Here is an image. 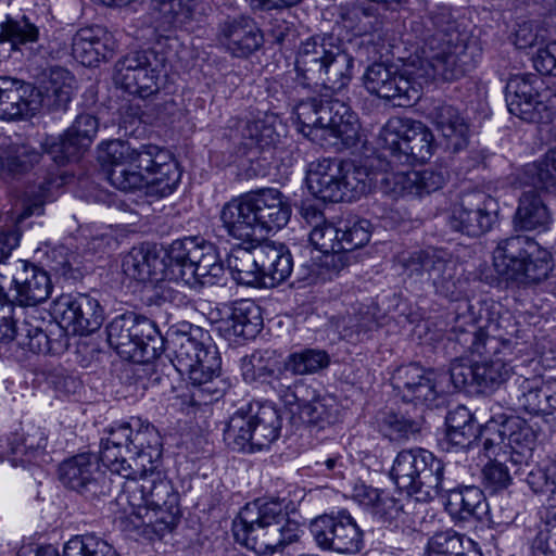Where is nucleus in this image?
I'll return each mask as SVG.
<instances>
[{
	"mask_svg": "<svg viewBox=\"0 0 556 556\" xmlns=\"http://www.w3.org/2000/svg\"><path fill=\"white\" fill-rule=\"evenodd\" d=\"M409 275H428L438 294L457 302L456 317L448 340L459 344L465 354L484 357L476 362V378L481 391H492L504 383L511 367L498 354H511L519 331L514 316L496 302H483L476 316L467 299H462V281L456 278V264L442 250L416 251L403 258Z\"/></svg>",
	"mask_w": 556,
	"mask_h": 556,
	"instance_id": "1",
	"label": "nucleus"
},
{
	"mask_svg": "<svg viewBox=\"0 0 556 556\" xmlns=\"http://www.w3.org/2000/svg\"><path fill=\"white\" fill-rule=\"evenodd\" d=\"M124 478L117 485L122 486L117 503L128 506L119 517L123 529L159 538L172 531L180 518L179 494L173 483L154 465Z\"/></svg>",
	"mask_w": 556,
	"mask_h": 556,
	"instance_id": "2",
	"label": "nucleus"
},
{
	"mask_svg": "<svg viewBox=\"0 0 556 556\" xmlns=\"http://www.w3.org/2000/svg\"><path fill=\"white\" fill-rule=\"evenodd\" d=\"M295 505L287 497H262L247 503L233 518L235 541L261 556L281 553L303 536L304 522L294 516Z\"/></svg>",
	"mask_w": 556,
	"mask_h": 556,
	"instance_id": "3",
	"label": "nucleus"
},
{
	"mask_svg": "<svg viewBox=\"0 0 556 556\" xmlns=\"http://www.w3.org/2000/svg\"><path fill=\"white\" fill-rule=\"evenodd\" d=\"M164 341L172 367L191 384L192 405H208L224 396L230 383L220 375L222 359L207 331L190 327L188 332H173Z\"/></svg>",
	"mask_w": 556,
	"mask_h": 556,
	"instance_id": "4",
	"label": "nucleus"
},
{
	"mask_svg": "<svg viewBox=\"0 0 556 556\" xmlns=\"http://www.w3.org/2000/svg\"><path fill=\"white\" fill-rule=\"evenodd\" d=\"M337 93L320 89L292 101L300 132L314 139L313 134L321 130L345 144L355 142L358 135L357 117L343 100L336 97Z\"/></svg>",
	"mask_w": 556,
	"mask_h": 556,
	"instance_id": "5",
	"label": "nucleus"
},
{
	"mask_svg": "<svg viewBox=\"0 0 556 556\" xmlns=\"http://www.w3.org/2000/svg\"><path fill=\"white\" fill-rule=\"evenodd\" d=\"M295 61L303 72L320 83L321 90L340 92L352 79L354 59L331 35H315L301 42Z\"/></svg>",
	"mask_w": 556,
	"mask_h": 556,
	"instance_id": "6",
	"label": "nucleus"
},
{
	"mask_svg": "<svg viewBox=\"0 0 556 556\" xmlns=\"http://www.w3.org/2000/svg\"><path fill=\"white\" fill-rule=\"evenodd\" d=\"M108 342L124 359L146 364L160 357L165 341L156 324L150 318L127 312L113 318L106 326Z\"/></svg>",
	"mask_w": 556,
	"mask_h": 556,
	"instance_id": "7",
	"label": "nucleus"
},
{
	"mask_svg": "<svg viewBox=\"0 0 556 556\" xmlns=\"http://www.w3.org/2000/svg\"><path fill=\"white\" fill-rule=\"evenodd\" d=\"M442 459L422 447L404 448L395 456L390 478L395 485L417 501L430 502L448 472Z\"/></svg>",
	"mask_w": 556,
	"mask_h": 556,
	"instance_id": "8",
	"label": "nucleus"
},
{
	"mask_svg": "<svg viewBox=\"0 0 556 556\" xmlns=\"http://www.w3.org/2000/svg\"><path fill=\"white\" fill-rule=\"evenodd\" d=\"M169 276L185 285H219L225 267L216 247L203 238L184 237L169 244Z\"/></svg>",
	"mask_w": 556,
	"mask_h": 556,
	"instance_id": "9",
	"label": "nucleus"
},
{
	"mask_svg": "<svg viewBox=\"0 0 556 556\" xmlns=\"http://www.w3.org/2000/svg\"><path fill=\"white\" fill-rule=\"evenodd\" d=\"M280 429L281 418L273 406L248 403L230 416L224 440L233 451L254 453L269 447Z\"/></svg>",
	"mask_w": 556,
	"mask_h": 556,
	"instance_id": "10",
	"label": "nucleus"
},
{
	"mask_svg": "<svg viewBox=\"0 0 556 556\" xmlns=\"http://www.w3.org/2000/svg\"><path fill=\"white\" fill-rule=\"evenodd\" d=\"M481 54L475 43L440 37L427 38L416 74L421 86L430 80L453 81L471 72Z\"/></svg>",
	"mask_w": 556,
	"mask_h": 556,
	"instance_id": "11",
	"label": "nucleus"
},
{
	"mask_svg": "<svg viewBox=\"0 0 556 556\" xmlns=\"http://www.w3.org/2000/svg\"><path fill=\"white\" fill-rule=\"evenodd\" d=\"M378 144L391 167L428 161L435 148V139L424 123L392 117L380 129Z\"/></svg>",
	"mask_w": 556,
	"mask_h": 556,
	"instance_id": "12",
	"label": "nucleus"
},
{
	"mask_svg": "<svg viewBox=\"0 0 556 556\" xmlns=\"http://www.w3.org/2000/svg\"><path fill=\"white\" fill-rule=\"evenodd\" d=\"M508 112L527 123L546 124L556 115V94L536 74L511 76L505 87Z\"/></svg>",
	"mask_w": 556,
	"mask_h": 556,
	"instance_id": "13",
	"label": "nucleus"
},
{
	"mask_svg": "<svg viewBox=\"0 0 556 556\" xmlns=\"http://www.w3.org/2000/svg\"><path fill=\"white\" fill-rule=\"evenodd\" d=\"M551 253L534 239L513 236L501 240L493 251V263L500 275L509 279L525 277L541 281L547 277Z\"/></svg>",
	"mask_w": 556,
	"mask_h": 556,
	"instance_id": "14",
	"label": "nucleus"
},
{
	"mask_svg": "<svg viewBox=\"0 0 556 556\" xmlns=\"http://www.w3.org/2000/svg\"><path fill=\"white\" fill-rule=\"evenodd\" d=\"M165 68V56L153 49L126 53L115 64L114 81L126 92L142 99L155 94Z\"/></svg>",
	"mask_w": 556,
	"mask_h": 556,
	"instance_id": "15",
	"label": "nucleus"
},
{
	"mask_svg": "<svg viewBox=\"0 0 556 556\" xmlns=\"http://www.w3.org/2000/svg\"><path fill=\"white\" fill-rule=\"evenodd\" d=\"M363 84L371 94L387 100L397 99L400 106H408L421 96V81L414 64L395 70L392 65L372 63L363 75Z\"/></svg>",
	"mask_w": 556,
	"mask_h": 556,
	"instance_id": "16",
	"label": "nucleus"
},
{
	"mask_svg": "<svg viewBox=\"0 0 556 556\" xmlns=\"http://www.w3.org/2000/svg\"><path fill=\"white\" fill-rule=\"evenodd\" d=\"M11 276L0 273V301L11 305L36 306L51 294L48 273L24 260H16Z\"/></svg>",
	"mask_w": 556,
	"mask_h": 556,
	"instance_id": "17",
	"label": "nucleus"
},
{
	"mask_svg": "<svg viewBox=\"0 0 556 556\" xmlns=\"http://www.w3.org/2000/svg\"><path fill=\"white\" fill-rule=\"evenodd\" d=\"M445 375L425 368L418 363L400 366L392 375L391 381L397 396L415 406L438 407L444 400Z\"/></svg>",
	"mask_w": 556,
	"mask_h": 556,
	"instance_id": "18",
	"label": "nucleus"
},
{
	"mask_svg": "<svg viewBox=\"0 0 556 556\" xmlns=\"http://www.w3.org/2000/svg\"><path fill=\"white\" fill-rule=\"evenodd\" d=\"M444 500V507L454 520L458 521H488L493 525L509 522L514 515L509 511L504 519L496 520L483 491L476 485H464L453 477L450 468L438 489V496Z\"/></svg>",
	"mask_w": 556,
	"mask_h": 556,
	"instance_id": "19",
	"label": "nucleus"
},
{
	"mask_svg": "<svg viewBox=\"0 0 556 556\" xmlns=\"http://www.w3.org/2000/svg\"><path fill=\"white\" fill-rule=\"evenodd\" d=\"M100 462V456L92 453L72 456L60 464V480L88 501L108 497L114 481L101 469Z\"/></svg>",
	"mask_w": 556,
	"mask_h": 556,
	"instance_id": "20",
	"label": "nucleus"
},
{
	"mask_svg": "<svg viewBox=\"0 0 556 556\" xmlns=\"http://www.w3.org/2000/svg\"><path fill=\"white\" fill-rule=\"evenodd\" d=\"M311 533L317 546L340 554H356L364 547V533L346 509L312 520Z\"/></svg>",
	"mask_w": 556,
	"mask_h": 556,
	"instance_id": "21",
	"label": "nucleus"
},
{
	"mask_svg": "<svg viewBox=\"0 0 556 556\" xmlns=\"http://www.w3.org/2000/svg\"><path fill=\"white\" fill-rule=\"evenodd\" d=\"M497 212V201L485 192L465 193L451 207L448 225L454 231L477 238L492 229Z\"/></svg>",
	"mask_w": 556,
	"mask_h": 556,
	"instance_id": "22",
	"label": "nucleus"
},
{
	"mask_svg": "<svg viewBox=\"0 0 556 556\" xmlns=\"http://www.w3.org/2000/svg\"><path fill=\"white\" fill-rule=\"evenodd\" d=\"M140 152L141 147L132 149L128 142L119 139L99 144L98 160L113 187L126 192L141 188L143 178L136 169Z\"/></svg>",
	"mask_w": 556,
	"mask_h": 556,
	"instance_id": "23",
	"label": "nucleus"
},
{
	"mask_svg": "<svg viewBox=\"0 0 556 556\" xmlns=\"http://www.w3.org/2000/svg\"><path fill=\"white\" fill-rule=\"evenodd\" d=\"M53 312L63 328L79 336L97 331L104 320L99 300L88 293L62 294L54 302Z\"/></svg>",
	"mask_w": 556,
	"mask_h": 556,
	"instance_id": "24",
	"label": "nucleus"
},
{
	"mask_svg": "<svg viewBox=\"0 0 556 556\" xmlns=\"http://www.w3.org/2000/svg\"><path fill=\"white\" fill-rule=\"evenodd\" d=\"M136 169L144 170L142 187L152 194L167 197L176 190L181 174L170 153L155 144H142Z\"/></svg>",
	"mask_w": 556,
	"mask_h": 556,
	"instance_id": "25",
	"label": "nucleus"
},
{
	"mask_svg": "<svg viewBox=\"0 0 556 556\" xmlns=\"http://www.w3.org/2000/svg\"><path fill=\"white\" fill-rule=\"evenodd\" d=\"M217 40L232 58L247 60L263 49L265 35L254 17L239 14L218 24Z\"/></svg>",
	"mask_w": 556,
	"mask_h": 556,
	"instance_id": "26",
	"label": "nucleus"
},
{
	"mask_svg": "<svg viewBox=\"0 0 556 556\" xmlns=\"http://www.w3.org/2000/svg\"><path fill=\"white\" fill-rule=\"evenodd\" d=\"M98 129L99 122L96 116L79 114L63 136L46 139V153L58 165L77 160L91 146Z\"/></svg>",
	"mask_w": 556,
	"mask_h": 556,
	"instance_id": "27",
	"label": "nucleus"
},
{
	"mask_svg": "<svg viewBox=\"0 0 556 556\" xmlns=\"http://www.w3.org/2000/svg\"><path fill=\"white\" fill-rule=\"evenodd\" d=\"M446 181V172L426 168L422 170L395 172L386 169L379 180L381 191L391 199L408 195L429 194L442 188Z\"/></svg>",
	"mask_w": 556,
	"mask_h": 556,
	"instance_id": "28",
	"label": "nucleus"
},
{
	"mask_svg": "<svg viewBox=\"0 0 556 556\" xmlns=\"http://www.w3.org/2000/svg\"><path fill=\"white\" fill-rule=\"evenodd\" d=\"M122 267L126 276L139 282L177 281L169 276L172 268L169 245L163 253L156 245L135 247L124 257Z\"/></svg>",
	"mask_w": 556,
	"mask_h": 556,
	"instance_id": "29",
	"label": "nucleus"
},
{
	"mask_svg": "<svg viewBox=\"0 0 556 556\" xmlns=\"http://www.w3.org/2000/svg\"><path fill=\"white\" fill-rule=\"evenodd\" d=\"M247 194L256 230L269 232L279 230L288 224L292 213L291 205L288 198L278 189L264 188Z\"/></svg>",
	"mask_w": 556,
	"mask_h": 556,
	"instance_id": "30",
	"label": "nucleus"
},
{
	"mask_svg": "<svg viewBox=\"0 0 556 556\" xmlns=\"http://www.w3.org/2000/svg\"><path fill=\"white\" fill-rule=\"evenodd\" d=\"M116 49L113 34L99 25L79 28L72 38L73 56L89 67L110 60Z\"/></svg>",
	"mask_w": 556,
	"mask_h": 556,
	"instance_id": "31",
	"label": "nucleus"
},
{
	"mask_svg": "<svg viewBox=\"0 0 556 556\" xmlns=\"http://www.w3.org/2000/svg\"><path fill=\"white\" fill-rule=\"evenodd\" d=\"M132 417L127 421L115 422L105 429L106 437L101 439L100 459L111 473L119 477H130L136 469L128 463L125 455H129Z\"/></svg>",
	"mask_w": 556,
	"mask_h": 556,
	"instance_id": "32",
	"label": "nucleus"
},
{
	"mask_svg": "<svg viewBox=\"0 0 556 556\" xmlns=\"http://www.w3.org/2000/svg\"><path fill=\"white\" fill-rule=\"evenodd\" d=\"M222 225L216 230L219 238H232L242 242H251L256 233L247 193L225 203L219 212Z\"/></svg>",
	"mask_w": 556,
	"mask_h": 556,
	"instance_id": "33",
	"label": "nucleus"
},
{
	"mask_svg": "<svg viewBox=\"0 0 556 556\" xmlns=\"http://www.w3.org/2000/svg\"><path fill=\"white\" fill-rule=\"evenodd\" d=\"M35 87L10 76H0V119L16 121L37 112Z\"/></svg>",
	"mask_w": 556,
	"mask_h": 556,
	"instance_id": "34",
	"label": "nucleus"
},
{
	"mask_svg": "<svg viewBox=\"0 0 556 556\" xmlns=\"http://www.w3.org/2000/svg\"><path fill=\"white\" fill-rule=\"evenodd\" d=\"M340 177L341 162L324 159L311 164L306 182L315 198L324 202H344Z\"/></svg>",
	"mask_w": 556,
	"mask_h": 556,
	"instance_id": "35",
	"label": "nucleus"
},
{
	"mask_svg": "<svg viewBox=\"0 0 556 556\" xmlns=\"http://www.w3.org/2000/svg\"><path fill=\"white\" fill-rule=\"evenodd\" d=\"M428 117L444 137L448 149L458 152L467 147L469 124L456 106L438 102L430 110Z\"/></svg>",
	"mask_w": 556,
	"mask_h": 556,
	"instance_id": "36",
	"label": "nucleus"
},
{
	"mask_svg": "<svg viewBox=\"0 0 556 556\" xmlns=\"http://www.w3.org/2000/svg\"><path fill=\"white\" fill-rule=\"evenodd\" d=\"M330 323L341 339L353 344L367 340L379 327L374 309L359 303L332 316Z\"/></svg>",
	"mask_w": 556,
	"mask_h": 556,
	"instance_id": "37",
	"label": "nucleus"
},
{
	"mask_svg": "<svg viewBox=\"0 0 556 556\" xmlns=\"http://www.w3.org/2000/svg\"><path fill=\"white\" fill-rule=\"evenodd\" d=\"M129 457L140 469L154 465L162 457L163 443L157 429L148 420L132 416Z\"/></svg>",
	"mask_w": 556,
	"mask_h": 556,
	"instance_id": "38",
	"label": "nucleus"
},
{
	"mask_svg": "<svg viewBox=\"0 0 556 556\" xmlns=\"http://www.w3.org/2000/svg\"><path fill=\"white\" fill-rule=\"evenodd\" d=\"M73 76L62 67L50 71L49 79L34 91L33 98L37 103V111L45 109L49 112L65 111L73 96Z\"/></svg>",
	"mask_w": 556,
	"mask_h": 556,
	"instance_id": "39",
	"label": "nucleus"
},
{
	"mask_svg": "<svg viewBox=\"0 0 556 556\" xmlns=\"http://www.w3.org/2000/svg\"><path fill=\"white\" fill-rule=\"evenodd\" d=\"M227 266L233 280L242 286L263 287L262 244L233 248L228 255Z\"/></svg>",
	"mask_w": 556,
	"mask_h": 556,
	"instance_id": "40",
	"label": "nucleus"
},
{
	"mask_svg": "<svg viewBox=\"0 0 556 556\" xmlns=\"http://www.w3.org/2000/svg\"><path fill=\"white\" fill-rule=\"evenodd\" d=\"M551 223L552 216L542 197L534 190L523 191L513 217L514 228L520 231H544Z\"/></svg>",
	"mask_w": 556,
	"mask_h": 556,
	"instance_id": "41",
	"label": "nucleus"
},
{
	"mask_svg": "<svg viewBox=\"0 0 556 556\" xmlns=\"http://www.w3.org/2000/svg\"><path fill=\"white\" fill-rule=\"evenodd\" d=\"M193 0H152L150 15L157 31L170 33L192 21Z\"/></svg>",
	"mask_w": 556,
	"mask_h": 556,
	"instance_id": "42",
	"label": "nucleus"
},
{
	"mask_svg": "<svg viewBox=\"0 0 556 556\" xmlns=\"http://www.w3.org/2000/svg\"><path fill=\"white\" fill-rule=\"evenodd\" d=\"M40 38L39 27L25 14L12 16L7 14L0 22V45H9L11 52L23 53Z\"/></svg>",
	"mask_w": 556,
	"mask_h": 556,
	"instance_id": "43",
	"label": "nucleus"
},
{
	"mask_svg": "<svg viewBox=\"0 0 556 556\" xmlns=\"http://www.w3.org/2000/svg\"><path fill=\"white\" fill-rule=\"evenodd\" d=\"M292 268V256L283 245L262 244L263 287L270 288L283 282L291 275Z\"/></svg>",
	"mask_w": 556,
	"mask_h": 556,
	"instance_id": "44",
	"label": "nucleus"
},
{
	"mask_svg": "<svg viewBox=\"0 0 556 556\" xmlns=\"http://www.w3.org/2000/svg\"><path fill=\"white\" fill-rule=\"evenodd\" d=\"M48 444V433L43 427L26 424L22 432L13 433L9 439L10 452L14 462H31Z\"/></svg>",
	"mask_w": 556,
	"mask_h": 556,
	"instance_id": "45",
	"label": "nucleus"
},
{
	"mask_svg": "<svg viewBox=\"0 0 556 556\" xmlns=\"http://www.w3.org/2000/svg\"><path fill=\"white\" fill-rule=\"evenodd\" d=\"M17 344L35 354L59 355L66 351L68 342L64 334L60 333L58 339H53L39 326L25 319L20 325Z\"/></svg>",
	"mask_w": 556,
	"mask_h": 556,
	"instance_id": "46",
	"label": "nucleus"
},
{
	"mask_svg": "<svg viewBox=\"0 0 556 556\" xmlns=\"http://www.w3.org/2000/svg\"><path fill=\"white\" fill-rule=\"evenodd\" d=\"M228 323L233 336L244 340L254 339L263 328L261 307L249 299L236 301L231 305Z\"/></svg>",
	"mask_w": 556,
	"mask_h": 556,
	"instance_id": "47",
	"label": "nucleus"
},
{
	"mask_svg": "<svg viewBox=\"0 0 556 556\" xmlns=\"http://www.w3.org/2000/svg\"><path fill=\"white\" fill-rule=\"evenodd\" d=\"M41 159V152L28 143H11L0 150V175L15 177L30 170Z\"/></svg>",
	"mask_w": 556,
	"mask_h": 556,
	"instance_id": "48",
	"label": "nucleus"
},
{
	"mask_svg": "<svg viewBox=\"0 0 556 556\" xmlns=\"http://www.w3.org/2000/svg\"><path fill=\"white\" fill-rule=\"evenodd\" d=\"M445 425L446 439L455 447H469L477 440L478 426L470 410L463 405L447 413Z\"/></svg>",
	"mask_w": 556,
	"mask_h": 556,
	"instance_id": "49",
	"label": "nucleus"
},
{
	"mask_svg": "<svg viewBox=\"0 0 556 556\" xmlns=\"http://www.w3.org/2000/svg\"><path fill=\"white\" fill-rule=\"evenodd\" d=\"M299 414L303 421L324 429L338 421L339 404L330 394H318L300 404Z\"/></svg>",
	"mask_w": 556,
	"mask_h": 556,
	"instance_id": "50",
	"label": "nucleus"
},
{
	"mask_svg": "<svg viewBox=\"0 0 556 556\" xmlns=\"http://www.w3.org/2000/svg\"><path fill=\"white\" fill-rule=\"evenodd\" d=\"M516 475H525L523 481L538 495H556V459L545 458L526 468H519Z\"/></svg>",
	"mask_w": 556,
	"mask_h": 556,
	"instance_id": "51",
	"label": "nucleus"
},
{
	"mask_svg": "<svg viewBox=\"0 0 556 556\" xmlns=\"http://www.w3.org/2000/svg\"><path fill=\"white\" fill-rule=\"evenodd\" d=\"M523 181L546 192L556 193V147L523 168Z\"/></svg>",
	"mask_w": 556,
	"mask_h": 556,
	"instance_id": "52",
	"label": "nucleus"
},
{
	"mask_svg": "<svg viewBox=\"0 0 556 556\" xmlns=\"http://www.w3.org/2000/svg\"><path fill=\"white\" fill-rule=\"evenodd\" d=\"M341 187L344 202H352L370 191L378 181L376 174L367 170L365 166L353 164L344 165L341 162Z\"/></svg>",
	"mask_w": 556,
	"mask_h": 556,
	"instance_id": "53",
	"label": "nucleus"
},
{
	"mask_svg": "<svg viewBox=\"0 0 556 556\" xmlns=\"http://www.w3.org/2000/svg\"><path fill=\"white\" fill-rule=\"evenodd\" d=\"M556 544V495L547 496L540 510V526L532 548L534 556H554L551 540Z\"/></svg>",
	"mask_w": 556,
	"mask_h": 556,
	"instance_id": "54",
	"label": "nucleus"
},
{
	"mask_svg": "<svg viewBox=\"0 0 556 556\" xmlns=\"http://www.w3.org/2000/svg\"><path fill=\"white\" fill-rule=\"evenodd\" d=\"M502 434H505L507 445L511 450L532 452L536 433L532 427L520 417L500 415Z\"/></svg>",
	"mask_w": 556,
	"mask_h": 556,
	"instance_id": "55",
	"label": "nucleus"
},
{
	"mask_svg": "<svg viewBox=\"0 0 556 556\" xmlns=\"http://www.w3.org/2000/svg\"><path fill=\"white\" fill-rule=\"evenodd\" d=\"M277 363L267 352L255 351L241 359V375L247 383L269 382L275 375Z\"/></svg>",
	"mask_w": 556,
	"mask_h": 556,
	"instance_id": "56",
	"label": "nucleus"
},
{
	"mask_svg": "<svg viewBox=\"0 0 556 556\" xmlns=\"http://www.w3.org/2000/svg\"><path fill=\"white\" fill-rule=\"evenodd\" d=\"M541 377H517L511 386L510 396L516 401V408L531 415H538V409L543 405L539 397Z\"/></svg>",
	"mask_w": 556,
	"mask_h": 556,
	"instance_id": "57",
	"label": "nucleus"
},
{
	"mask_svg": "<svg viewBox=\"0 0 556 556\" xmlns=\"http://www.w3.org/2000/svg\"><path fill=\"white\" fill-rule=\"evenodd\" d=\"M477 543L464 534L452 529L434 533L428 541L427 551L442 556H462L468 547H476Z\"/></svg>",
	"mask_w": 556,
	"mask_h": 556,
	"instance_id": "58",
	"label": "nucleus"
},
{
	"mask_svg": "<svg viewBox=\"0 0 556 556\" xmlns=\"http://www.w3.org/2000/svg\"><path fill=\"white\" fill-rule=\"evenodd\" d=\"M329 355L323 350L304 349L287 357L286 369L294 375L317 372L329 365Z\"/></svg>",
	"mask_w": 556,
	"mask_h": 556,
	"instance_id": "59",
	"label": "nucleus"
},
{
	"mask_svg": "<svg viewBox=\"0 0 556 556\" xmlns=\"http://www.w3.org/2000/svg\"><path fill=\"white\" fill-rule=\"evenodd\" d=\"M241 144L248 150L264 151L278 141V134L263 119L249 121L241 129Z\"/></svg>",
	"mask_w": 556,
	"mask_h": 556,
	"instance_id": "60",
	"label": "nucleus"
},
{
	"mask_svg": "<svg viewBox=\"0 0 556 556\" xmlns=\"http://www.w3.org/2000/svg\"><path fill=\"white\" fill-rule=\"evenodd\" d=\"M371 236V224L364 218L348 219L340 223V249L352 252L366 245Z\"/></svg>",
	"mask_w": 556,
	"mask_h": 556,
	"instance_id": "61",
	"label": "nucleus"
},
{
	"mask_svg": "<svg viewBox=\"0 0 556 556\" xmlns=\"http://www.w3.org/2000/svg\"><path fill=\"white\" fill-rule=\"evenodd\" d=\"M283 92L290 101L316 93L320 90V83L316 78H312L308 72L300 70L295 61L294 71L288 72L281 83Z\"/></svg>",
	"mask_w": 556,
	"mask_h": 556,
	"instance_id": "62",
	"label": "nucleus"
},
{
	"mask_svg": "<svg viewBox=\"0 0 556 556\" xmlns=\"http://www.w3.org/2000/svg\"><path fill=\"white\" fill-rule=\"evenodd\" d=\"M379 431L390 441L400 442L419 432V425L397 414H387L379 421Z\"/></svg>",
	"mask_w": 556,
	"mask_h": 556,
	"instance_id": "63",
	"label": "nucleus"
},
{
	"mask_svg": "<svg viewBox=\"0 0 556 556\" xmlns=\"http://www.w3.org/2000/svg\"><path fill=\"white\" fill-rule=\"evenodd\" d=\"M320 255L314 257V268L312 274L316 277H323L324 279H331L333 276H337L342 269H344L349 265L348 252L340 251H329V252H319Z\"/></svg>",
	"mask_w": 556,
	"mask_h": 556,
	"instance_id": "64",
	"label": "nucleus"
}]
</instances>
